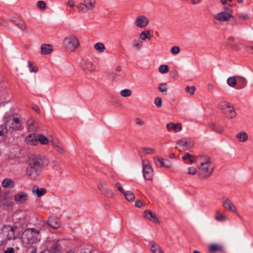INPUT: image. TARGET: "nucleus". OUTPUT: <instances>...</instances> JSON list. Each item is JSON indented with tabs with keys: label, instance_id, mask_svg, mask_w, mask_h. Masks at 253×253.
I'll return each instance as SVG.
<instances>
[{
	"label": "nucleus",
	"instance_id": "54",
	"mask_svg": "<svg viewBox=\"0 0 253 253\" xmlns=\"http://www.w3.org/2000/svg\"><path fill=\"white\" fill-rule=\"evenodd\" d=\"M188 170V173L190 175H194L197 172L196 169L194 167H189Z\"/></svg>",
	"mask_w": 253,
	"mask_h": 253
},
{
	"label": "nucleus",
	"instance_id": "47",
	"mask_svg": "<svg viewBox=\"0 0 253 253\" xmlns=\"http://www.w3.org/2000/svg\"><path fill=\"white\" fill-rule=\"evenodd\" d=\"M185 90L187 92H189L190 94L193 95L196 90V87L194 86H187L185 87Z\"/></svg>",
	"mask_w": 253,
	"mask_h": 253
},
{
	"label": "nucleus",
	"instance_id": "38",
	"mask_svg": "<svg viewBox=\"0 0 253 253\" xmlns=\"http://www.w3.org/2000/svg\"><path fill=\"white\" fill-rule=\"evenodd\" d=\"M216 215L215 217V219L218 221H225L227 217L226 215L220 213L218 211H216Z\"/></svg>",
	"mask_w": 253,
	"mask_h": 253
},
{
	"label": "nucleus",
	"instance_id": "45",
	"mask_svg": "<svg viewBox=\"0 0 253 253\" xmlns=\"http://www.w3.org/2000/svg\"><path fill=\"white\" fill-rule=\"evenodd\" d=\"M53 146L59 153H60L61 154L65 153L64 149L61 145H56V144H55L54 143H53Z\"/></svg>",
	"mask_w": 253,
	"mask_h": 253
},
{
	"label": "nucleus",
	"instance_id": "61",
	"mask_svg": "<svg viewBox=\"0 0 253 253\" xmlns=\"http://www.w3.org/2000/svg\"><path fill=\"white\" fill-rule=\"evenodd\" d=\"M68 6L73 7L75 6V3L73 0H69L67 3Z\"/></svg>",
	"mask_w": 253,
	"mask_h": 253
},
{
	"label": "nucleus",
	"instance_id": "28",
	"mask_svg": "<svg viewBox=\"0 0 253 253\" xmlns=\"http://www.w3.org/2000/svg\"><path fill=\"white\" fill-rule=\"evenodd\" d=\"M236 138L241 142H245L248 140V135L246 132L241 131L236 136Z\"/></svg>",
	"mask_w": 253,
	"mask_h": 253
},
{
	"label": "nucleus",
	"instance_id": "34",
	"mask_svg": "<svg viewBox=\"0 0 253 253\" xmlns=\"http://www.w3.org/2000/svg\"><path fill=\"white\" fill-rule=\"evenodd\" d=\"M126 197V199L129 202H132L134 201L135 197L133 193L130 191H127L123 193Z\"/></svg>",
	"mask_w": 253,
	"mask_h": 253
},
{
	"label": "nucleus",
	"instance_id": "13",
	"mask_svg": "<svg viewBox=\"0 0 253 253\" xmlns=\"http://www.w3.org/2000/svg\"><path fill=\"white\" fill-rule=\"evenodd\" d=\"M149 22L148 18L142 15L138 16L134 22L136 26L140 28L145 27L149 24Z\"/></svg>",
	"mask_w": 253,
	"mask_h": 253
},
{
	"label": "nucleus",
	"instance_id": "63",
	"mask_svg": "<svg viewBox=\"0 0 253 253\" xmlns=\"http://www.w3.org/2000/svg\"><path fill=\"white\" fill-rule=\"evenodd\" d=\"M117 76V74H116L115 73H111L109 74V76H110V78L112 79L113 80L115 79Z\"/></svg>",
	"mask_w": 253,
	"mask_h": 253
},
{
	"label": "nucleus",
	"instance_id": "22",
	"mask_svg": "<svg viewBox=\"0 0 253 253\" xmlns=\"http://www.w3.org/2000/svg\"><path fill=\"white\" fill-rule=\"evenodd\" d=\"M144 213L145 214L146 218H147L148 219L152 221L154 223H159L160 222L159 219L155 214L153 213L151 211L146 210L144 211Z\"/></svg>",
	"mask_w": 253,
	"mask_h": 253
},
{
	"label": "nucleus",
	"instance_id": "39",
	"mask_svg": "<svg viewBox=\"0 0 253 253\" xmlns=\"http://www.w3.org/2000/svg\"><path fill=\"white\" fill-rule=\"evenodd\" d=\"M154 159L155 163L158 167H165L164 159H161L160 157H155Z\"/></svg>",
	"mask_w": 253,
	"mask_h": 253
},
{
	"label": "nucleus",
	"instance_id": "48",
	"mask_svg": "<svg viewBox=\"0 0 253 253\" xmlns=\"http://www.w3.org/2000/svg\"><path fill=\"white\" fill-rule=\"evenodd\" d=\"M142 150L145 152L146 154H152L155 153V151L154 149L147 147H143Z\"/></svg>",
	"mask_w": 253,
	"mask_h": 253
},
{
	"label": "nucleus",
	"instance_id": "9",
	"mask_svg": "<svg viewBox=\"0 0 253 253\" xmlns=\"http://www.w3.org/2000/svg\"><path fill=\"white\" fill-rule=\"evenodd\" d=\"M26 175L32 180H38L41 178V171L37 168L28 167L26 169Z\"/></svg>",
	"mask_w": 253,
	"mask_h": 253
},
{
	"label": "nucleus",
	"instance_id": "8",
	"mask_svg": "<svg viewBox=\"0 0 253 253\" xmlns=\"http://www.w3.org/2000/svg\"><path fill=\"white\" fill-rule=\"evenodd\" d=\"M44 165L43 158L39 155L32 156L29 159V166L34 168H41Z\"/></svg>",
	"mask_w": 253,
	"mask_h": 253
},
{
	"label": "nucleus",
	"instance_id": "12",
	"mask_svg": "<svg viewBox=\"0 0 253 253\" xmlns=\"http://www.w3.org/2000/svg\"><path fill=\"white\" fill-rule=\"evenodd\" d=\"M81 67L86 74L91 73L94 70L93 62L89 60H83L81 63Z\"/></svg>",
	"mask_w": 253,
	"mask_h": 253
},
{
	"label": "nucleus",
	"instance_id": "24",
	"mask_svg": "<svg viewBox=\"0 0 253 253\" xmlns=\"http://www.w3.org/2000/svg\"><path fill=\"white\" fill-rule=\"evenodd\" d=\"M41 48L42 54H48L53 51L52 46L49 44H42Z\"/></svg>",
	"mask_w": 253,
	"mask_h": 253
},
{
	"label": "nucleus",
	"instance_id": "29",
	"mask_svg": "<svg viewBox=\"0 0 253 253\" xmlns=\"http://www.w3.org/2000/svg\"><path fill=\"white\" fill-rule=\"evenodd\" d=\"M2 185L3 187L10 188L14 186L15 183L11 179L6 178L2 181Z\"/></svg>",
	"mask_w": 253,
	"mask_h": 253
},
{
	"label": "nucleus",
	"instance_id": "2",
	"mask_svg": "<svg viewBox=\"0 0 253 253\" xmlns=\"http://www.w3.org/2000/svg\"><path fill=\"white\" fill-rule=\"evenodd\" d=\"M40 231L33 228L26 229L23 233L22 241L27 244H33L38 241Z\"/></svg>",
	"mask_w": 253,
	"mask_h": 253
},
{
	"label": "nucleus",
	"instance_id": "31",
	"mask_svg": "<svg viewBox=\"0 0 253 253\" xmlns=\"http://www.w3.org/2000/svg\"><path fill=\"white\" fill-rule=\"evenodd\" d=\"M209 126L213 131L219 133H222L224 131L223 128L222 126L216 125L214 124H210Z\"/></svg>",
	"mask_w": 253,
	"mask_h": 253
},
{
	"label": "nucleus",
	"instance_id": "44",
	"mask_svg": "<svg viewBox=\"0 0 253 253\" xmlns=\"http://www.w3.org/2000/svg\"><path fill=\"white\" fill-rule=\"evenodd\" d=\"M28 66L31 72L37 73L38 71L37 66H33L32 62L30 61L28 62Z\"/></svg>",
	"mask_w": 253,
	"mask_h": 253
},
{
	"label": "nucleus",
	"instance_id": "15",
	"mask_svg": "<svg viewBox=\"0 0 253 253\" xmlns=\"http://www.w3.org/2000/svg\"><path fill=\"white\" fill-rule=\"evenodd\" d=\"M222 206L225 210H228L232 212H236L237 209L233 203L229 199L225 198L222 202Z\"/></svg>",
	"mask_w": 253,
	"mask_h": 253
},
{
	"label": "nucleus",
	"instance_id": "18",
	"mask_svg": "<svg viewBox=\"0 0 253 253\" xmlns=\"http://www.w3.org/2000/svg\"><path fill=\"white\" fill-rule=\"evenodd\" d=\"M232 15L226 11H221L214 15V18L219 21H227Z\"/></svg>",
	"mask_w": 253,
	"mask_h": 253
},
{
	"label": "nucleus",
	"instance_id": "36",
	"mask_svg": "<svg viewBox=\"0 0 253 253\" xmlns=\"http://www.w3.org/2000/svg\"><path fill=\"white\" fill-rule=\"evenodd\" d=\"M139 37L142 40H145L146 39H150L152 36L149 31H144L140 34Z\"/></svg>",
	"mask_w": 253,
	"mask_h": 253
},
{
	"label": "nucleus",
	"instance_id": "41",
	"mask_svg": "<svg viewBox=\"0 0 253 253\" xmlns=\"http://www.w3.org/2000/svg\"><path fill=\"white\" fill-rule=\"evenodd\" d=\"M33 191L36 193L38 197H40L46 193V190L43 188H42L40 189L37 188L36 190H34Z\"/></svg>",
	"mask_w": 253,
	"mask_h": 253
},
{
	"label": "nucleus",
	"instance_id": "60",
	"mask_svg": "<svg viewBox=\"0 0 253 253\" xmlns=\"http://www.w3.org/2000/svg\"><path fill=\"white\" fill-rule=\"evenodd\" d=\"M191 157L192 155L190 154L187 153L183 156L182 159L183 160H189Z\"/></svg>",
	"mask_w": 253,
	"mask_h": 253
},
{
	"label": "nucleus",
	"instance_id": "40",
	"mask_svg": "<svg viewBox=\"0 0 253 253\" xmlns=\"http://www.w3.org/2000/svg\"><path fill=\"white\" fill-rule=\"evenodd\" d=\"M132 92L129 89H124L121 90L120 94V95L125 97H129L131 95Z\"/></svg>",
	"mask_w": 253,
	"mask_h": 253
},
{
	"label": "nucleus",
	"instance_id": "6",
	"mask_svg": "<svg viewBox=\"0 0 253 253\" xmlns=\"http://www.w3.org/2000/svg\"><path fill=\"white\" fill-rule=\"evenodd\" d=\"M143 174L144 178L147 180L152 179L154 172L149 161L147 160H143L142 162Z\"/></svg>",
	"mask_w": 253,
	"mask_h": 253
},
{
	"label": "nucleus",
	"instance_id": "55",
	"mask_svg": "<svg viewBox=\"0 0 253 253\" xmlns=\"http://www.w3.org/2000/svg\"><path fill=\"white\" fill-rule=\"evenodd\" d=\"M165 161V167L166 168H171L172 166V163L168 159H164Z\"/></svg>",
	"mask_w": 253,
	"mask_h": 253
},
{
	"label": "nucleus",
	"instance_id": "25",
	"mask_svg": "<svg viewBox=\"0 0 253 253\" xmlns=\"http://www.w3.org/2000/svg\"><path fill=\"white\" fill-rule=\"evenodd\" d=\"M237 88L242 89L245 87L247 84V80L243 77L237 76Z\"/></svg>",
	"mask_w": 253,
	"mask_h": 253
},
{
	"label": "nucleus",
	"instance_id": "21",
	"mask_svg": "<svg viewBox=\"0 0 253 253\" xmlns=\"http://www.w3.org/2000/svg\"><path fill=\"white\" fill-rule=\"evenodd\" d=\"M48 225L53 229L58 228L60 226L59 219L54 217H50L47 221Z\"/></svg>",
	"mask_w": 253,
	"mask_h": 253
},
{
	"label": "nucleus",
	"instance_id": "58",
	"mask_svg": "<svg viewBox=\"0 0 253 253\" xmlns=\"http://www.w3.org/2000/svg\"><path fill=\"white\" fill-rule=\"evenodd\" d=\"M135 123L136 125L139 126H143L144 124V122L138 118L135 119Z\"/></svg>",
	"mask_w": 253,
	"mask_h": 253
},
{
	"label": "nucleus",
	"instance_id": "32",
	"mask_svg": "<svg viewBox=\"0 0 253 253\" xmlns=\"http://www.w3.org/2000/svg\"><path fill=\"white\" fill-rule=\"evenodd\" d=\"M227 83L228 85L232 87H234L237 84V77H230L228 78Z\"/></svg>",
	"mask_w": 253,
	"mask_h": 253
},
{
	"label": "nucleus",
	"instance_id": "10",
	"mask_svg": "<svg viewBox=\"0 0 253 253\" xmlns=\"http://www.w3.org/2000/svg\"><path fill=\"white\" fill-rule=\"evenodd\" d=\"M14 231L15 228L10 225H4L2 229L3 235L5 236L8 240L15 238Z\"/></svg>",
	"mask_w": 253,
	"mask_h": 253
},
{
	"label": "nucleus",
	"instance_id": "16",
	"mask_svg": "<svg viewBox=\"0 0 253 253\" xmlns=\"http://www.w3.org/2000/svg\"><path fill=\"white\" fill-rule=\"evenodd\" d=\"M14 199L17 204H20L27 201L28 196L26 193L24 192H19L14 195Z\"/></svg>",
	"mask_w": 253,
	"mask_h": 253
},
{
	"label": "nucleus",
	"instance_id": "52",
	"mask_svg": "<svg viewBox=\"0 0 253 253\" xmlns=\"http://www.w3.org/2000/svg\"><path fill=\"white\" fill-rule=\"evenodd\" d=\"M107 186V184L106 183L101 182L98 184V188L100 192H101Z\"/></svg>",
	"mask_w": 253,
	"mask_h": 253
},
{
	"label": "nucleus",
	"instance_id": "64",
	"mask_svg": "<svg viewBox=\"0 0 253 253\" xmlns=\"http://www.w3.org/2000/svg\"><path fill=\"white\" fill-rule=\"evenodd\" d=\"M33 109L37 113H39L40 109L37 105H34L32 107Z\"/></svg>",
	"mask_w": 253,
	"mask_h": 253
},
{
	"label": "nucleus",
	"instance_id": "19",
	"mask_svg": "<svg viewBox=\"0 0 253 253\" xmlns=\"http://www.w3.org/2000/svg\"><path fill=\"white\" fill-rule=\"evenodd\" d=\"M223 114H224L228 119H230L235 118L237 115L235 109L232 105L227 109V110H225L223 112Z\"/></svg>",
	"mask_w": 253,
	"mask_h": 253
},
{
	"label": "nucleus",
	"instance_id": "3",
	"mask_svg": "<svg viewBox=\"0 0 253 253\" xmlns=\"http://www.w3.org/2000/svg\"><path fill=\"white\" fill-rule=\"evenodd\" d=\"M64 44L68 50L73 51L79 46L80 42L75 36L69 35L64 39Z\"/></svg>",
	"mask_w": 253,
	"mask_h": 253
},
{
	"label": "nucleus",
	"instance_id": "26",
	"mask_svg": "<svg viewBox=\"0 0 253 253\" xmlns=\"http://www.w3.org/2000/svg\"><path fill=\"white\" fill-rule=\"evenodd\" d=\"M167 128L169 130L173 129L175 132H178L182 129V126L180 124L173 123H168L167 125Z\"/></svg>",
	"mask_w": 253,
	"mask_h": 253
},
{
	"label": "nucleus",
	"instance_id": "57",
	"mask_svg": "<svg viewBox=\"0 0 253 253\" xmlns=\"http://www.w3.org/2000/svg\"><path fill=\"white\" fill-rule=\"evenodd\" d=\"M143 203L139 200H136L135 202V206L137 208L141 207Z\"/></svg>",
	"mask_w": 253,
	"mask_h": 253
},
{
	"label": "nucleus",
	"instance_id": "5",
	"mask_svg": "<svg viewBox=\"0 0 253 253\" xmlns=\"http://www.w3.org/2000/svg\"><path fill=\"white\" fill-rule=\"evenodd\" d=\"M95 4L96 0H83L78 5V9L80 12L84 13H87L94 9Z\"/></svg>",
	"mask_w": 253,
	"mask_h": 253
},
{
	"label": "nucleus",
	"instance_id": "4",
	"mask_svg": "<svg viewBox=\"0 0 253 253\" xmlns=\"http://www.w3.org/2000/svg\"><path fill=\"white\" fill-rule=\"evenodd\" d=\"M5 125L7 127L9 126V128L14 130H21L23 128L19 119L15 118L11 115H9L5 118Z\"/></svg>",
	"mask_w": 253,
	"mask_h": 253
},
{
	"label": "nucleus",
	"instance_id": "46",
	"mask_svg": "<svg viewBox=\"0 0 253 253\" xmlns=\"http://www.w3.org/2000/svg\"><path fill=\"white\" fill-rule=\"evenodd\" d=\"M37 5L38 7L42 10H45L46 7V3L42 0L38 1L37 2Z\"/></svg>",
	"mask_w": 253,
	"mask_h": 253
},
{
	"label": "nucleus",
	"instance_id": "27",
	"mask_svg": "<svg viewBox=\"0 0 253 253\" xmlns=\"http://www.w3.org/2000/svg\"><path fill=\"white\" fill-rule=\"evenodd\" d=\"M150 249L153 253H164L160 246L156 243H151Z\"/></svg>",
	"mask_w": 253,
	"mask_h": 253
},
{
	"label": "nucleus",
	"instance_id": "50",
	"mask_svg": "<svg viewBox=\"0 0 253 253\" xmlns=\"http://www.w3.org/2000/svg\"><path fill=\"white\" fill-rule=\"evenodd\" d=\"M7 126L5 124L4 126H1L0 129V136H3L7 133Z\"/></svg>",
	"mask_w": 253,
	"mask_h": 253
},
{
	"label": "nucleus",
	"instance_id": "53",
	"mask_svg": "<svg viewBox=\"0 0 253 253\" xmlns=\"http://www.w3.org/2000/svg\"><path fill=\"white\" fill-rule=\"evenodd\" d=\"M162 100L160 97H157L155 99V104L158 107H160L162 106Z\"/></svg>",
	"mask_w": 253,
	"mask_h": 253
},
{
	"label": "nucleus",
	"instance_id": "49",
	"mask_svg": "<svg viewBox=\"0 0 253 253\" xmlns=\"http://www.w3.org/2000/svg\"><path fill=\"white\" fill-rule=\"evenodd\" d=\"M166 83L161 84L158 87L159 90L161 92H166L167 91V88L166 87Z\"/></svg>",
	"mask_w": 253,
	"mask_h": 253
},
{
	"label": "nucleus",
	"instance_id": "11",
	"mask_svg": "<svg viewBox=\"0 0 253 253\" xmlns=\"http://www.w3.org/2000/svg\"><path fill=\"white\" fill-rule=\"evenodd\" d=\"M176 144L181 147L183 150H187L194 145L193 142L187 138H183L177 141Z\"/></svg>",
	"mask_w": 253,
	"mask_h": 253
},
{
	"label": "nucleus",
	"instance_id": "30",
	"mask_svg": "<svg viewBox=\"0 0 253 253\" xmlns=\"http://www.w3.org/2000/svg\"><path fill=\"white\" fill-rule=\"evenodd\" d=\"M232 104L227 101H221L218 105L219 109L222 111V113L228 109Z\"/></svg>",
	"mask_w": 253,
	"mask_h": 253
},
{
	"label": "nucleus",
	"instance_id": "1",
	"mask_svg": "<svg viewBox=\"0 0 253 253\" xmlns=\"http://www.w3.org/2000/svg\"><path fill=\"white\" fill-rule=\"evenodd\" d=\"M200 159L201 163L198 168V173L201 177L206 178L211 175L214 168L211 166V161L210 157L201 156Z\"/></svg>",
	"mask_w": 253,
	"mask_h": 253
},
{
	"label": "nucleus",
	"instance_id": "56",
	"mask_svg": "<svg viewBox=\"0 0 253 253\" xmlns=\"http://www.w3.org/2000/svg\"><path fill=\"white\" fill-rule=\"evenodd\" d=\"M238 18L240 20H247L249 18V16L248 14H239L238 16Z\"/></svg>",
	"mask_w": 253,
	"mask_h": 253
},
{
	"label": "nucleus",
	"instance_id": "14",
	"mask_svg": "<svg viewBox=\"0 0 253 253\" xmlns=\"http://www.w3.org/2000/svg\"><path fill=\"white\" fill-rule=\"evenodd\" d=\"M210 253H225L224 246L221 244H211L209 247Z\"/></svg>",
	"mask_w": 253,
	"mask_h": 253
},
{
	"label": "nucleus",
	"instance_id": "7",
	"mask_svg": "<svg viewBox=\"0 0 253 253\" xmlns=\"http://www.w3.org/2000/svg\"><path fill=\"white\" fill-rule=\"evenodd\" d=\"M9 191L5 192L0 199V207L4 210H8L12 207L13 203L11 198L9 196Z\"/></svg>",
	"mask_w": 253,
	"mask_h": 253
},
{
	"label": "nucleus",
	"instance_id": "43",
	"mask_svg": "<svg viewBox=\"0 0 253 253\" xmlns=\"http://www.w3.org/2000/svg\"><path fill=\"white\" fill-rule=\"evenodd\" d=\"M169 70V67L167 65H161L159 68V72L161 74H166L167 73Z\"/></svg>",
	"mask_w": 253,
	"mask_h": 253
},
{
	"label": "nucleus",
	"instance_id": "51",
	"mask_svg": "<svg viewBox=\"0 0 253 253\" xmlns=\"http://www.w3.org/2000/svg\"><path fill=\"white\" fill-rule=\"evenodd\" d=\"M180 49L179 46H174L171 48V52L173 54H177L179 53Z\"/></svg>",
	"mask_w": 253,
	"mask_h": 253
},
{
	"label": "nucleus",
	"instance_id": "37",
	"mask_svg": "<svg viewBox=\"0 0 253 253\" xmlns=\"http://www.w3.org/2000/svg\"><path fill=\"white\" fill-rule=\"evenodd\" d=\"M94 48L96 51L99 52H103L105 49V46L102 42H97L95 43L94 45Z\"/></svg>",
	"mask_w": 253,
	"mask_h": 253
},
{
	"label": "nucleus",
	"instance_id": "17",
	"mask_svg": "<svg viewBox=\"0 0 253 253\" xmlns=\"http://www.w3.org/2000/svg\"><path fill=\"white\" fill-rule=\"evenodd\" d=\"M27 126L29 132H35L40 129L37 123L32 118H30L27 120Z\"/></svg>",
	"mask_w": 253,
	"mask_h": 253
},
{
	"label": "nucleus",
	"instance_id": "42",
	"mask_svg": "<svg viewBox=\"0 0 253 253\" xmlns=\"http://www.w3.org/2000/svg\"><path fill=\"white\" fill-rule=\"evenodd\" d=\"M142 46V42L141 41H135L132 45L133 49L139 50Z\"/></svg>",
	"mask_w": 253,
	"mask_h": 253
},
{
	"label": "nucleus",
	"instance_id": "20",
	"mask_svg": "<svg viewBox=\"0 0 253 253\" xmlns=\"http://www.w3.org/2000/svg\"><path fill=\"white\" fill-rule=\"evenodd\" d=\"M37 139V135H36L35 133H34L28 135L26 138L25 141L28 145L36 146L38 144Z\"/></svg>",
	"mask_w": 253,
	"mask_h": 253
},
{
	"label": "nucleus",
	"instance_id": "23",
	"mask_svg": "<svg viewBox=\"0 0 253 253\" xmlns=\"http://www.w3.org/2000/svg\"><path fill=\"white\" fill-rule=\"evenodd\" d=\"M12 21L21 30L26 31L27 26L25 22L21 19L17 18H13L11 19Z\"/></svg>",
	"mask_w": 253,
	"mask_h": 253
},
{
	"label": "nucleus",
	"instance_id": "35",
	"mask_svg": "<svg viewBox=\"0 0 253 253\" xmlns=\"http://www.w3.org/2000/svg\"><path fill=\"white\" fill-rule=\"evenodd\" d=\"M37 139L38 142H40L42 145L47 144L49 142L48 139L42 134L37 135Z\"/></svg>",
	"mask_w": 253,
	"mask_h": 253
},
{
	"label": "nucleus",
	"instance_id": "33",
	"mask_svg": "<svg viewBox=\"0 0 253 253\" xmlns=\"http://www.w3.org/2000/svg\"><path fill=\"white\" fill-rule=\"evenodd\" d=\"M101 193L108 197L113 198V192L111 189L107 186L101 192Z\"/></svg>",
	"mask_w": 253,
	"mask_h": 253
},
{
	"label": "nucleus",
	"instance_id": "62",
	"mask_svg": "<svg viewBox=\"0 0 253 253\" xmlns=\"http://www.w3.org/2000/svg\"><path fill=\"white\" fill-rule=\"evenodd\" d=\"M14 250L13 248H8L5 251L4 253H14Z\"/></svg>",
	"mask_w": 253,
	"mask_h": 253
},
{
	"label": "nucleus",
	"instance_id": "59",
	"mask_svg": "<svg viewBox=\"0 0 253 253\" xmlns=\"http://www.w3.org/2000/svg\"><path fill=\"white\" fill-rule=\"evenodd\" d=\"M116 186L117 187L118 190L121 192L124 193L125 192L124 189L122 188V187L121 185V184L119 182L116 183Z\"/></svg>",
	"mask_w": 253,
	"mask_h": 253
}]
</instances>
